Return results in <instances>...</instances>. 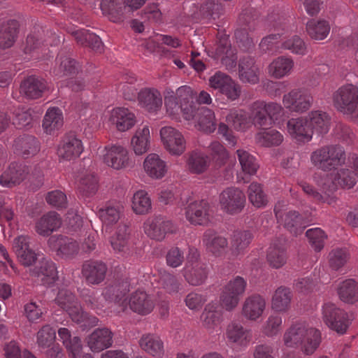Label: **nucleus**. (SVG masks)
<instances>
[{
    "mask_svg": "<svg viewBox=\"0 0 358 358\" xmlns=\"http://www.w3.org/2000/svg\"><path fill=\"white\" fill-rule=\"evenodd\" d=\"M282 341L286 347L299 348L303 355H311L321 343V332L303 322H296L286 329Z\"/></svg>",
    "mask_w": 358,
    "mask_h": 358,
    "instance_id": "1",
    "label": "nucleus"
},
{
    "mask_svg": "<svg viewBox=\"0 0 358 358\" xmlns=\"http://www.w3.org/2000/svg\"><path fill=\"white\" fill-rule=\"evenodd\" d=\"M130 282L128 280L115 282L107 286L102 292V297L96 296V292L90 289H83L80 296L88 307L93 310H101L106 301H114L120 306L118 312H123L127 308L124 296L130 290Z\"/></svg>",
    "mask_w": 358,
    "mask_h": 358,
    "instance_id": "2",
    "label": "nucleus"
},
{
    "mask_svg": "<svg viewBox=\"0 0 358 358\" xmlns=\"http://www.w3.org/2000/svg\"><path fill=\"white\" fill-rule=\"evenodd\" d=\"M55 301L62 309L68 313L73 322L81 327L91 328L98 324L99 319L83 310L72 287L69 285H62L59 288Z\"/></svg>",
    "mask_w": 358,
    "mask_h": 358,
    "instance_id": "3",
    "label": "nucleus"
},
{
    "mask_svg": "<svg viewBox=\"0 0 358 358\" xmlns=\"http://www.w3.org/2000/svg\"><path fill=\"white\" fill-rule=\"evenodd\" d=\"M164 102L167 113L171 116L181 112L187 120L194 117L196 103L194 102V91L189 86L178 87L175 95L165 96Z\"/></svg>",
    "mask_w": 358,
    "mask_h": 358,
    "instance_id": "4",
    "label": "nucleus"
},
{
    "mask_svg": "<svg viewBox=\"0 0 358 358\" xmlns=\"http://www.w3.org/2000/svg\"><path fill=\"white\" fill-rule=\"evenodd\" d=\"M310 162L317 169L329 171L345 163V153L343 147L338 145L322 146L310 154Z\"/></svg>",
    "mask_w": 358,
    "mask_h": 358,
    "instance_id": "5",
    "label": "nucleus"
},
{
    "mask_svg": "<svg viewBox=\"0 0 358 358\" xmlns=\"http://www.w3.org/2000/svg\"><path fill=\"white\" fill-rule=\"evenodd\" d=\"M333 101L338 110L358 122V86L348 83L340 87L333 95Z\"/></svg>",
    "mask_w": 358,
    "mask_h": 358,
    "instance_id": "6",
    "label": "nucleus"
},
{
    "mask_svg": "<svg viewBox=\"0 0 358 358\" xmlns=\"http://www.w3.org/2000/svg\"><path fill=\"white\" fill-rule=\"evenodd\" d=\"M247 281L241 276H236L229 280L223 287L220 294L221 306L227 311L235 309L245 292Z\"/></svg>",
    "mask_w": 358,
    "mask_h": 358,
    "instance_id": "7",
    "label": "nucleus"
},
{
    "mask_svg": "<svg viewBox=\"0 0 358 358\" xmlns=\"http://www.w3.org/2000/svg\"><path fill=\"white\" fill-rule=\"evenodd\" d=\"M219 203L221 210L229 215L241 213L246 204V197L244 192L236 187L224 189L219 196Z\"/></svg>",
    "mask_w": 358,
    "mask_h": 358,
    "instance_id": "8",
    "label": "nucleus"
},
{
    "mask_svg": "<svg viewBox=\"0 0 358 358\" xmlns=\"http://www.w3.org/2000/svg\"><path fill=\"white\" fill-rule=\"evenodd\" d=\"M248 11L241 13L239 22L241 27L235 31V38L239 48L243 51L252 50L259 37L255 31V22L251 18L248 19Z\"/></svg>",
    "mask_w": 358,
    "mask_h": 358,
    "instance_id": "9",
    "label": "nucleus"
},
{
    "mask_svg": "<svg viewBox=\"0 0 358 358\" xmlns=\"http://www.w3.org/2000/svg\"><path fill=\"white\" fill-rule=\"evenodd\" d=\"M274 213L278 222L282 224L291 234L294 236L301 234L303 229L312 222L308 217H305L295 210L283 212L280 205L274 208Z\"/></svg>",
    "mask_w": 358,
    "mask_h": 358,
    "instance_id": "10",
    "label": "nucleus"
},
{
    "mask_svg": "<svg viewBox=\"0 0 358 358\" xmlns=\"http://www.w3.org/2000/svg\"><path fill=\"white\" fill-rule=\"evenodd\" d=\"M217 39L216 48L212 52V57L220 60L227 70H234L237 64L236 50L231 47L229 36L218 32Z\"/></svg>",
    "mask_w": 358,
    "mask_h": 358,
    "instance_id": "11",
    "label": "nucleus"
},
{
    "mask_svg": "<svg viewBox=\"0 0 358 358\" xmlns=\"http://www.w3.org/2000/svg\"><path fill=\"white\" fill-rule=\"evenodd\" d=\"M313 98L310 93L303 88H295L285 94L282 97L284 107L291 113H303L311 107Z\"/></svg>",
    "mask_w": 358,
    "mask_h": 358,
    "instance_id": "12",
    "label": "nucleus"
},
{
    "mask_svg": "<svg viewBox=\"0 0 358 358\" xmlns=\"http://www.w3.org/2000/svg\"><path fill=\"white\" fill-rule=\"evenodd\" d=\"M322 314L327 326L338 334H344L350 325L348 313L337 308L334 303H324Z\"/></svg>",
    "mask_w": 358,
    "mask_h": 358,
    "instance_id": "13",
    "label": "nucleus"
},
{
    "mask_svg": "<svg viewBox=\"0 0 358 358\" xmlns=\"http://www.w3.org/2000/svg\"><path fill=\"white\" fill-rule=\"evenodd\" d=\"M210 205L205 199L187 201L185 208V216L186 220L195 226H206L211 220Z\"/></svg>",
    "mask_w": 358,
    "mask_h": 358,
    "instance_id": "14",
    "label": "nucleus"
},
{
    "mask_svg": "<svg viewBox=\"0 0 358 358\" xmlns=\"http://www.w3.org/2000/svg\"><path fill=\"white\" fill-rule=\"evenodd\" d=\"M164 148L172 155H181L185 150L186 142L182 133L172 127H164L159 131Z\"/></svg>",
    "mask_w": 358,
    "mask_h": 358,
    "instance_id": "15",
    "label": "nucleus"
},
{
    "mask_svg": "<svg viewBox=\"0 0 358 358\" xmlns=\"http://www.w3.org/2000/svg\"><path fill=\"white\" fill-rule=\"evenodd\" d=\"M287 133L299 144L310 142L313 136V128L306 117H292L287 122Z\"/></svg>",
    "mask_w": 358,
    "mask_h": 358,
    "instance_id": "16",
    "label": "nucleus"
},
{
    "mask_svg": "<svg viewBox=\"0 0 358 358\" xmlns=\"http://www.w3.org/2000/svg\"><path fill=\"white\" fill-rule=\"evenodd\" d=\"M29 168L20 162H12L0 175V185L13 188L21 184L29 174Z\"/></svg>",
    "mask_w": 358,
    "mask_h": 358,
    "instance_id": "17",
    "label": "nucleus"
},
{
    "mask_svg": "<svg viewBox=\"0 0 358 358\" xmlns=\"http://www.w3.org/2000/svg\"><path fill=\"white\" fill-rule=\"evenodd\" d=\"M224 335L230 345L241 348H246L252 338L251 330L234 320L227 324Z\"/></svg>",
    "mask_w": 358,
    "mask_h": 358,
    "instance_id": "18",
    "label": "nucleus"
},
{
    "mask_svg": "<svg viewBox=\"0 0 358 358\" xmlns=\"http://www.w3.org/2000/svg\"><path fill=\"white\" fill-rule=\"evenodd\" d=\"M266 301L264 296L255 294L244 300L241 315L247 320L255 322L261 318L266 310Z\"/></svg>",
    "mask_w": 358,
    "mask_h": 358,
    "instance_id": "19",
    "label": "nucleus"
},
{
    "mask_svg": "<svg viewBox=\"0 0 358 358\" xmlns=\"http://www.w3.org/2000/svg\"><path fill=\"white\" fill-rule=\"evenodd\" d=\"M13 150L15 154L26 159L34 157L39 152L41 143L34 136L23 134L14 140Z\"/></svg>",
    "mask_w": 358,
    "mask_h": 358,
    "instance_id": "20",
    "label": "nucleus"
},
{
    "mask_svg": "<svg viewBox=\"0 0 358 358\" xmlns=\"http://www.w3.org/2000/svg\"><path fill=\"white\" fill-rule=\"evenodd\" d=\"M172 222L162 216L148 218L144 223V231L150 238L161 241L172 231Z\"/></svg>",
    "mask_w": 358,
    "mask_h": 358,
    "instance_id": "21",
    "label": "nucleus"
},
{
    "mask_svg": "<svg viewBox=\"0 0 358 358\" xmlns=\"http://www.w3.org/2000/svg\"><path fill=\"white\" fill-rule=\"evenodd\" d=\"M104 150L103 160L108 166L119 170L129 166V152L124 146L115 144L106 147Z\"/></svg>",
    "mask_w": 358,
    "mask_h": 358,
    "instance_id": "22",
    "label": "nucleus"
},
{
    "mask_svg": "<svg viewBox=\"0 0 358 358\" xmlns=\"http://www.w3.org/2000/svg\"><path fill=\"white\" fill-rule=\"evenodd\" d=\"M49 246L62 258H73L79 251L76 241L64 236H52L48 240Z\"/></svg>",
    "mask_w": 358,
    "mask_h": 358,
    "instance_id": "23",
    "label": "nucleus"
},
{
    "mask_svg": "<svg viewBox=\"0 0 358 358\" xmlns=\"http://www.w3.org/2000/svg\"><path fill=\"white\" fill-rule=\"evenodd\" d=\"M193 11L189 15L194 20H205L208 22L218 19L223 13V6L221 3L208 1L199 8L192 3Z\"/></svg>",
    "mask_w": 358,
    "mask_h": 358,
    "instance_id": "24",
    "label": "nucleus"
},
{
    "mask_svg": "<svg viewBox=\"0 0 358 358\" xmlns=\"http://www.w3.org/2000/svg\"><path fill=\"white\" fill-rule=\"evenodd\" d=\"M57 332L59 340L71 358H93L90 354H83V344L80 337H72L71 331L66 327L59 328Z\"/></svg>",
    "mask_w": 358,
    "mask_h": 358,
    "instance_id": "25",
    "label": "nucleus"
},
{
    "mask_svg": "<svg viewBox=\"0 0 358 358\" xmlns=\"http://www.w3.org/2000/svg\"><path fill=\"white\" fill-rule=\"evenodd\" d=\"M83 151L82 141L74 134L66 135L60 143L57 154L64 160H71L78 157Z\"/></svg>",
    "mask_w": 358,
    "mask_h": 358,
    "instance_id": "26",
    "label": "nucleus"
},
{
    "mask_svg": "<svg viewBox=\"0 0 358 358\" xmlns=\"http://www.w3.org/2000/svg\"><path fill=\"white\" fill-rule=\"evenodd\" d=\"M102 13L113 22H121L127 17L129 8L123 0H101Z\"/></svg>",
    "mask_w": 358,
    "mask_h": 358,
    "instance_id": "27",
    "label": "nucleus"
},
{
    "mask_svg": "<svg viewBox=\"0 0 358 358\" xmlns=\"http://www.w3.org/2000/svg\"><path fill=\"white\" fill-rule=\"evenodd\" d=\"M13 248L19 261L24 266H30L37 259L36 254L30 246V238L21 235L13 241Z\"/></svg>",
    "mask_w": 358,
    "mask_h": 358,
    "instance_id": "28",
    "label": "nucleus"
},
{
    "mask_svg": "<svg viewBox=\"0 0 358 358\" xmlns=\"http://www.w3.org/2000/svg\"><path fill=\"white\" fill-rule=\"evenodd\" d=\"M47 89L45 80L36 76H30L23 80L20 86V93L29 99H36L43 96Z\"/></svg>",
    "mask_w": 358,
    "mask_h": 358,
    "instance_id": "29",
    "label": "nucleus"
},
{
    "mask_svg": "<svg viewBox=\"0 0 358 358\" xmlns=\"http://www.w3.org/2000/svg\"><path fill=\"white\" fill-rule=\"evenodd\" d=\"M55 264L50 259L43 258L39 265L34 268L31 275L38 278L44 285H52L58 278Z\"/></svg>",
    "mask_w": 358,
    "mask_h": 358,
    "instance_id": "30",
    "label": "nucleus"
},
{
    "mask_svg": "<svg viewBox=\"0 0 358 358\" xmlns=\"http://www.w3.org/2000/svg\"><path fill=\"white\" fill-rule=\"evenodd\" d=\"M314 180L317 183V185L321 187L322 193L316 190L311 185L305 182L301 181L299 182V186L301 187L303 192L308 196L313 201L317 203H327L331 205L335 201V198L331 196V192L328 191V182L324 179V182H318L316 176L314 177Z\"/></svg>",
    "mask_w": 358,
    "mask_h": 358,
    "instance_id": "31",
    "label": "nucleus"
},
{
    "mask_svg": "<svg viewBox=\"0 0 358 358\" xmlns=\"http://www.w3.org/2000/svg\"><path fill=\"white\" fill-rule=\"evenodd\" d=\"M106 271L107 266L102 262L87 261L82 266V274L90 285H98L103 281Z\"/></svg>",
    "mask_w": 358,
    "mask_h": 358,
    "instance_id": "32",
    "label": "nucleus"
},
{
    "mask_svg": "<svg viewBox=\"0 0 358 358\" xmlns=\"http://www.w3.org/2000/svg\"><path fill=\"white\" fill-rule=\"evenodd\" d=\"M125 297V296H124ZM127 302L126 298H124ZM130 308L141 315H147L152 312L155 307V303L145 292L138 289L131 294L129 303Z\"/></svg>",
    "mask_w": 358,
    "mask_h": 358,
    "instance_id": "33",
    "label": "nucleus"
},
{
    "mask_svg": "<svg viewBox=\"0 0 358 358\" xmlns=\"http://www.w3.org/2000/svg\"><path fill=\"white\" fill-rule=\"evenodd\" d=\"M113 332L108 328L95 329L87 338V345L93 352H101L113 344Z\"/></svg>",
    "mask_w": 358,
    "mask_h": 358,
    "instance_id": "34",
    "label": "nucleus"
},
{
    "mask_svg": "<svg viewBox=\"0 0 358 358\" xmlns=\"http://www.w3.org/2000/svg\"><path fill=\"white\" fill-rule=\"evenodd\" d=\"M96 214L106 226L116 224L124 214V206L120 201H110L99 208Z\"/></svg>",
    "mask_w": 358,
    "mask_h": 358,
    "instance_id": "35",
    "label": "nucleus"
},
{
    "mask_svg": "<svg viewBox=\"0 0 358 358\" xmlns=\"http://www.w3.org/2000/svg\"><path fill=\"white\" fill-rule=\"evenodd\" d=\"M191 120H194L195 127L206 133H213L216 129L214 112L207 107H197L194 113V117Z\"/></svg>",
    "mask_w": 358,
    "mask_h": 358,
    "instance_id": "36",
    "label": "nucleus"
},
{
    "mask_svg": "<svg viewBox=\"0 0 358 358\" xmlns=\"http://www.w3.org/2000/svg\"><path fill=\"white\" fill-rule=\"evenodd\" d=\"M203 243L205 245L208 252L215 257L221 256L228 245L227 239L219 235L213 229L206 230L203 236Z\"/></svg>",
    "mask_w": 358,
    "mask_h": 358,
    "instance_id": "37",
    "label": "nucleus"
},
{
    "mask_svg": "<svg viewBox=\"0 0 358 358\" xmlns=\"http://www.w3.org/2000/svg\"><path fill=\"white\" fill-rule=\"evenodd\" d=\"M138 343L143 351L155 358H162L164 355V342L157 334H143Z\"/></svg>",
    "mask_w": 358,
    "mask_h": 358,
    "instance_id": "38",
    "label": "nucleus"
},
{
    "mask_svg": "<svg viewBox=\"0 0 358 358\" xmlns=\"http://www.w3.org/2000/svg\"><path fill=\"white\" fill-rule=\"evenodd\" d=\"M328 182V191L333 196L334 192L338 187L351 188L356 183L355 174L350 169H341L334 177L325 178Z\"/></svg>",
    "mask_w": 358,
    "mask_h": 358,
    "instance_id": "39",
    "label": "nucleus"
},
{
    "mask_svg": "<svg viewBox=\"0 0 358 358\" xmlns=\"http://www.w3.org/2000/svg\"><path fill=\"white\" fill-rule=\"evenodd\" d=\"M208 273V267L204 263L186 264L183 268L185 280L192 286L203 284L207 279Z\"/></svg>",
    "mask_w": 358,
    "mask_h": 358,
    "instance_id": "40",
    "label": "nucleus"
},
{
    "mask_svg": "<svg viewBox=\"0 0 358 358\" xmlns=\"http://www.w3.org/2000/svg\"><path fill=\"white\" fill-rule=\"evenodd\" d=\"M138 99L141 107L150 113L157 112L162 106L160 92L154 88H145L138 94Z\"/></svg>",
    "mask_w": 358,
    "mask_h": 358,
    "instance_id": "41",
    "label": "nucleus"
},
{
    "mask_svg": "<svg viewBox=\"0 0 358 358\" xmlns=\"http://www.w3.org/2000/svg\"><path fill=\"white\" fill-rule=\"evenodd\" d=\"M222 312L215 302L208 303L204 308L201 321L202 325L208 331L213 332L222 322Z\"/></svg>",
    "mask_w": 358,
    "mask_h": 358,
    "instance_id": "42",
    "label": "nucleus"
},
{
    "mask_svg": "<svg viewBox=\"0 0 358 358\" xmlns=\"http://www.w3.org/2000/svg\"><path fill=\"white\" fill-rule=\"evenodd\" d=\"M294 62L291 57L279 56L268 66V74L276 79L289 76L294 69Z\"/></svg>",
    "mask_w": 358,
    "mask_h": 358,
    "instance_id": "43",
    "label": "nucleus"
},
{
    "mask_svg": "<svg viewBox=\"0 0 358 358\" xmlns=\"http://www.w3.org/2000/svg\"><path fill=\"white\" fill-rule=\"evenodd\" d=\"M109 119L120 131H125L131 129L135 124L134 114L124 107L113 108L110 112Z\"/></svg>",
    "mask_w": 358,
    "mask_h": 358,
    "instance_id": "44",
    "label": "nucleus"
},
{
    "mask_svg": "<svg viewBox=\"0 0 358 358\" xmlns=\"http://www.w3.org/2000/svg\"><path fill=\"white\" fill-rule=\"evenodd\" d=\"M61 224L62 219L59 215L55 211H50L38 220L36 224V229L38 234L48 236L57 230Z\"/></svg>",
    "mask_w": 358,
    "mask_h": 358,
    "instance_id": "45",
    "label": "nucleus"
},
{
    "mask_svg": "<svg viewBox=\"0 0 358 358\" xmlns=\"http://www.w3.org/2000/svg\"><path fill=\"white\" fill-rule=\"evenodd\" d=\"M19 22L15 20L0 22V48H8L15 43L19 29Z\"/></svg>",
    "mask_w": 358,
    "mask_h": 358,
    "instance_id": "46",
    "label": "nucleus"
},
{
    "mask_svg": "<svg viewBox=\"0 0 358 358\" xmlns=\"http://www.w3.org/2000/svg\"><path fill=\"white\" fill-rule=\"evenodd\" d=\"M129 234L128 226L120 224L115 234L110 238V243L115 252L124 255L129 251Z\"/></svg>",
    "mask_w": 358,
    "mask_h": 358,
    "instance_id": "47",
    "label": "nucleus"
},
{
    "mask_svg": "<svg viewBox=\"0 0 358 358\" xmlns=\"http://www.w3.org/2000/svg\"><path fill=\"white\" fill-rule=\"evenodd\" d=\"M143 167L146 173L152 178H162L166 172V162L155 153L149 154L146 157Z\"/></svg>",
    "mask_w": 358,
    "mask_h": 358,
    "instance_id": "48",
    "label": "nucleus"
},
{
    "mask_svg": "<svg viewBox=\"0 0 358 358\" xmlns=\"http://www.w3.org/2000/svg\"><path fill=\"white\" fill-rule=\"evenodd\" d=\"M63 114L56 107L50 108L45 113L43 120V128L47 134H54L63 126Z\"/></svg>",
    "mask_w": 358,
    "mask_h": 358,
    "instance_id": "49",
    "label": "nucleus"
},
{
    "mask_svg": "<svg viewBox=\"0 0 358 358\" xmlns=\"http://www.w3.org/2000/svg\"><path fill=\"white\" fill-rule=\"evenodd\" d=\"M253 238L252 234L248 230L235 231L231 240L232 255L238 256L243 254Z\"/></svg>",
    "mask_w": 358,
    "mask_h": 358,
    "instance_id": "50",
    "label": "nucleus"
},
{
    "mask_svg": "<svg viewBox=\"0 0 358 358\" xmlns=\"http://www.w3.org/2000/svg\"><path fill=\"white\" fill-rule=\"evenodd\" d=\"M287 258L286 248L281 243H273L268 248L266 259L272 268H281L285 264Z\"/></svg>",
    "mask_w": 358,
    "mask_h": 358,
    "instance_id": "51",
    "label": "nucleus"
},
{
    "mask_svg": "<svg viewBox=\"0 0 358 358\" xmlns=\"http://www.w3.org/2000/svg\"><path fill=\"white\" fill-rule=\"evenodd\" d=\"M292 293L289 288L285 287H278L274 292L272 300V309L276 312H285L290 306Z\"/></svg>",
    "mask_w": 358,
    "mask_h": 358,
    "instance_id": "52",
    "label": "nucleus"
},
{
    "mask_svg": "<svg viewBox=\"0 0 358 358\" xmlns=\"http://www.w3.org/2000/svg\"><path fill=\"white\" fill-rule=\"evenodd\" d=\"M283 140V135L274 129H263L255 135L256 142L259 145L266 148L278 146Z\"/></svg>",
    "mask_w": 358,
    "mask_h": 358,
    "instance_id": "53",
    "label": "nucleus"
},
{
    "mask_svg": "<svg viewBox=\"0 0 358 358\" xmlns=\"http://www.w3.org/2000/svg\"><path fill=\"white\" fill-rule=\"evenodd\" d=\"M226 120L229 124L238 131H244L252 124L251 117L246 111L241 109L231 110Z\"/></svg>",
    "mask_w": 358,
    "mask_h": 358,
    "instance_id": "54",
    "label": "nucleus"
},
{
    "mask_svg": "<svg viewBox=\"0 0 358 358\" xmlns=\"http://www.w3.org/2000/svg\"><path fill=\"white\" fill-rule=\"evenodd\" d=\"M208 157L198 151H192L188 155L187 166L188 170L196 174L204 173L209 166Z\"/></svg>",
    "mask_w": 358,
    "mask_h": 358,
    "instance_id": "55",
    "label": "nucleus"
},
{
    "mask_svg": "<svg viewBox=\"0 0 358 358\" xmlns=\"http://www.w3.org/2000/svg\"><path fill=\"white\" fill-rule=\"evenodd\" d=\"M150 129L146 125L138 128L131 138V145L136 155H140L148 151L150 145Z\"/></svg>",
    "mask_w": 358,
    "mask_h": 358,
    "instance_id": "56",
    "label": "nucleus"
},
{
    "mask_svg": "<svg viewBox=\"0 0 358 358\" xmlns=\"http://www.w3.org/2000/svg\"><path fill=\"white\" fill-rule=\"evenodd\" d=\"M308 117L309 124L319 134L328 132L330 126V118L327 113L322 110H313L308 113Z\"/></svg>",
    "mask_w": 358,
    "mask_h": 358,
    "instance_id": "57",
    "label": "nucleus"
},
{
    "mask_svg": "<svg viewBox=\"0 0 358 358\" xmlns=\"http://www.w3.org/2000/svg\"><path fill=\"white\" fill-rule=\"evenodd\" d=\"M42 43L39 30L35 29L27 37L24 47V53L26 55L24 59L40 58L39 50L41 48Z\"/></svg>",
    "mask_w": 358,
    "mask_h": 358,
    "instance_id": "58",
    "label": "nucleus"
},
{
    "mask_svg": "<svg viewBox=\"0 0 358 358\" xmlns=\"http://www.w3.org/2000/svg\"><path fill=\"white\" fill-rule=\"evenodd\" d=\"M131 208L136 215L148 214L151 208V199L144 190L136 192L131 200Z\"/></svg>",
    "mask_w": 358,
    "mask_h": 358,
    "instance_id": "59",
    "label": "nucleus"
},
{
    "mask_svg": "<svg viewBox=\"0 0 358 358\" xmlns=\"http://www.w3.org/2000/svg\"><path fill=\"white\" fill-rule=\"evenodd\" d=\"M236 155L243 172L249 176L255 175L259 167L256 157L243 149L237 150Z\"/></svg>",
    "mask_w": 358,
    "mask_h": 358,
    "instance_id": "60",
    "label": "nucleus"
},
{
    "mask_svg": "<svg viewBox=\"0 0 358 358\" xmlns=\"http://www.w3.org/2000/svg\"><path fill=\"white\" fill-rule=\"evenodd\" d=\"M306 30L311 38L323 40L330 31V25L324 20H310L306 24Z\"/></svg>",
    "mask_w": 358,
    "mask_h": 358,
    "instance_id": "61",
    "label": "nucleus"
},
{
    "mask_svg": "<svg viewBox=\"0 0 358 358\" xmlns=\"http://www.w3.org/2000/svg\"><path fill=\"white\" fill-rule=\"evenodd\" d=\"M136 78L134 73L125 74L117 86V92L127 100H134L137 95Z\"/></svg>",
    "mask_w": 358,
    "mask_h": 358,
    "instance_id": "62",
    "label": "nucleus"
},
{
    "mask_svg": "<svg viewBox=\"0 0 358 358\" xmlns=\"http://www.w3.org/2000/svg\"><path fill=\"white\" fill-rule=\"evenodd\" d=\"M338 293L340 299L345 303H354L358 301V285L353 279L342 282Z\"/></svg>",
    "mask_w": 358,
    "mask_h": 358,
    "instance_id": "63",
    "label": "nucleus"
},
{
    "mask_svg": "<svg viewBox=\"0 0 358 358\" xmlns=\"http://www.w3.org/2000/svg\"><path fill=\"white\" fill-rule=\"evenodd\" d=\"M78 189L80 194L83 197H91L94 196L98 190V179L92 173H85L79 180Z\"/></svg>",
    "mask_w": 358,
    "mask_h": 358,
    "instance_id": "64",
    "label": "nucleus"
}]
</instances>
